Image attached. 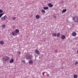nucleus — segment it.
Here are the masks:
<instances>
[{
	"instance_id": "26",
	"label": "nucleus",
	"mask_w": 78,
	"mask_h": 78,
	"mask_svg": "<svg viewBox=\"0 0 78 78\" xmlns=\"http://www.w3.org/2000/svg\"><path fill=\"white\" fill-rule=\"evenodd\" d=\"M18 53L19 54V55H20V51H19L18 52Z\"/></svg>"
},
{
	"instance_id": "23",
	"label": "nucleus",
	"mask_w": 78,
	"mask_h": 78,
	"mask_svg": "<svg viewBox=\"0 0 78 78\" xmlns=\"http://www.w3.org/2000/svg\"><path fill=\"white\" fill-rule=\"evenodd\" d=\"M55 53H58V50L56 49L55 50Z\"/></svg>"
},
{
	"instance_id": "27",
	"label": "nucleus",
	"mask_w": 78,
	"mask_h": 78,
	"mask_svg": "<svg viewBox=\"0 0 78 78\" xmlns=\"http://www.w3.org/2000/svg\"><path fill=\"white\" fill-rule=\"evenodd\" d=\"M16 19V18L15 17H13V20H15Z\"/></svg>"
},
{
	"instance_id": "8",
	"label": "nucleus",
	"mask_w": 78,
	"mask_h": 78,
	"mask_svg": "<svg viewBox=\"0 0 78 78\" xmlns=\"http://www.w3.org/2000/svg\"><path fill=\"white\" fill-rule=\"evenodd\" d=\"M61 37L62 39H66V36L65 35H62L61 36Z\"/></svg>"
},
{
	"instance_id": "1",
	"label": "nucleus",
	"mask_w": 78,
	"mask_h": 78,
	"mask_svg": "<svg viewBox=\"0 0 78 78\" xmlns=\"http://www.w3.org/2000/svg\"><path fill=\"white\" fill-rule=\"evenodd\" d=\"M19 33V30L18 29H16L15 30V32L12 31V34L13 35V36H15L16 35V33Z\"/></svg>"
},
{
	"instance_id": "20",
	"label": "nucleus",
	"mask_w": 78,
	"mask_h": 78,
	"mask_svg": "<svg viewBox=\"0 0 78 78\" xmlns=\"http://www.w3.org/2000/svg\"><path fill=\"white\" fill-rule=\"evenodd\" d=\"M6 27V26L5 25H3L2 26V28H5Z\"/></svg>"
},
{
	"instance_id": "5",
	"label": "nucleus",
	"mask_w": 78,
	"mask_h": 78,
	"mask_svg": "<svg viewBox=\"0 0 78 78\" xmlns=\"http://www.w3.org/2000/svg\"><path fill=\"white\" fill-rule=\"evenodd\" d=\"M29 63L30 64H32L33 63V60H30L29 61Z\"/></svg>"
},
{
	"instance_id": "15",
	"label": "nucleus",
	"mask_w": 78,
	"mask_h": 78,
	"mask_svg": "<svg viewBox=\"0 0 78 78\" xmlns=\"http://www.w3.org/2000/svg\"><path fill=\"white\" fill-rule=\"evenodd\" d=\"M52 36L54 37H56V34L55 33H53L52 34Z\"/></svg>"
},
{
	"instance_id": "24",
	"label": "nucleus",
	"mask_w": 78,
	"mask_h": 78,
	"mask_svg": "<svg viewBox=\"0 0 78 78\" xmlns=\"http://www.w3.org/2000/svg\"><path fill=\"white\" fill-rule=\"evenodd\" d=\"M78 62H76L75 63V65H76L77 64H78Z\"/></svg>"
},
{
	"instance_id": "13",
	"label": "nucleus",
	"mask_w": 78,
	"mask_h": 78,
	"mask_svg": "<svg viewBox=\"0 0 78 78\" xmlns=\"http://www.w3.org/2000/svg\"><path fill=\"white\" fill-rule=\"evenodd\" d=\"M36 17L37 19H39V18H40V16L39 15H37L36 16Z\"/></svg>"
},
{
	"instance_id": "9",
	"label": "nucleus",
	"mask_w": 78,
	"mask_h": 78,
	"mask_svg": "<svg viewBox=\"0 0 78 78\" xmlns=\"http://www.w3.org/2000/svg\"><path fill=\"white\" fill-rule=\"evenodd\" d=\"M35 52L36 53V54H37V55H39V54L40 53L36 49L35 50Z\"/></svg>"
},
{
	"instance_id": "11",
	"label": "nucleus",
	"mask_w": 78,
	"mask_h": 78,
	"mask_svg": "<svg viewBox=\"0 0 78 78\" xmlns=\"http://www.w3.org/2000/svg\"><path fill=\"white\" fill-rule=\"evenodd\" d=\"M0 44L1 45H3L4 44V41H1L0 42Z\"/></svg>"
},
{
	"instance_id": "25",
	"label": "nucleus",
	"mask_w": 78,
	"mask_h": 78,
	"mask_svg": "<svg viewBox=\"0 0 78 78\" xmlns=\"http://www.w3.org/2000/svg\"><path fill=\"white\" fill-rule=\"evenodd\" d=\"M45 74V72H44L42 73V75H44Z\"/></svg>"
},
{
	"instance_id": "29",
	"label": "nucleus",
	"mask_w": 78,
	"mask_h": 78,
	"mask_svg": "<svg viewBox=\"0 0 78 78\" xmlns=\"http://www.w3.org/2000/svg\"><path fill=\"white\" fill-rule=\"evenodd\" d=\"M47 76H49V74H47Z\"/></svg>"
},
{
	"instance_id": "21",
	"label": "nucleus",
	"mask_w": 78,
	"mask_h": 78,
	"mask_svg": "<svg viewBox=\"0 0 78 78\" xmlns=\"http://www.w3.org/2000/svg\"><path fill=\"white\" fill-rule=\"evenodd\" d=\"M22 62H23V63H25V61L24 60H22Z\"/></svg>"
},
{
	"instance_id": "4",
	"label": "nucleus",
	"mask_w": 78,
	"mask_h": 78,
	"mask_svg": "<svg viewBox=\"0 0 78 78\" xmlns=\"http://www.w3.org/2000/svg\"><path fill=\"white\" fill-rule=\"evenodd\" d=\"M9 58L8 57V56H4L3 57V61H8V60H9Z\"/></svg>"
},
{
	"instance_id": "14",
	"label": "nucleus",
	"mask_w": 78,
	"mask_h": 78,
	"mask_svg": "<svg viewBox=\"0 0 78 78\" xmlns=\"http://www.w3.org/2000/svg\"><path fill=\"white\" fill-rule=\"evenodd\" d=\"M66 11H67V9H65L62 10V13H64V12H65Z\"/></svg>"
},
{
	"instance_id": "12",
	"label": "nucleus",
	"mask_w": 78,
	"mask_h": 78,
	"mask_svg": "<svg viewBox=\"0 0 78 78\" xmlns=\"http://www.w3.org/2000/svg\"><path fill=\"white\" fill-rule=\"evenodd\" d=\"M41 12L42 13H43V14H45V11L44 9H42Z\"/></svg>"
},
{
	"instance_id": "6",
	"label": "nucleus",
	"mask_w": 78,
	"mask_h": 78,
	"mask_svg": "<svg viewBox=\"0 0 78 78\" xmlns=\"http://www.w3.org/2000/svg\"><path fill=\"white\" fill-rule=\"evenodd\" d=\"M72 35L73 36L75 37L76 35V33L75 32H73V33Z\"/></svg>"
},
{
	"instance_id": "19",
	"label": "nucleus",
	"mask_w": 78,
	"mask_h": 78,
	"mask_svg": "<svg viewBox=\"0 0 78 78\" xmlns=\"http://www.w3.org/2000/svg\"><path fill=\"white\" fill-rule=\"evenodd\" d=\"M57 36L58 37H59V36H60V34L58 33L57 34Z\"/></svg>"
},
{
	"instance_id": "3",
	"label": "nucleus",
	"mask_w": 78,
	"mask_h": 78,
	"mask_svg": "<svg viewBox=\"0 0 78 78\" xmlns=\"http://www.w3.org/2000/svg\"><path fill=\"white\" fill-rule=\"evenodd\" d=\"M73 19L74 21L77 23V22L78 21V16H74Z\"/></svg>"
},
{
	"instance_id": "30",
	"label": "nucleus",
	"mask_w": 78,
	"mask_h": 78,
	"mask_svg": "<svg viewBox=\"0 0 78 78\" xmlns=\"http://www.w3.org/2000/svg\"><path fill=\"white\" fill-rule=\"evenodd\" d=\"M30 58H31V56H30Z\"/></svg>"
},
{
	"instance_id": "16",
	"label": "nucleus",
	"mask_w": 78,
	"mask_h": 78,
	"mask_svg": "<svg viewBox=\"0 0 78 78\" xmlns=\"http://www.w3.org/2000/svg\"><path fill=\"white\" fill-rule=\"evenodd\" d=\"M4 14V13H0V18H1L2 17V16Z\"/></svg>"
},
{
	"instance_id": "18",
	"label": "nucleus",
	"mask_w": 78,
	"mask_h": 78,
	"mask_svg": "<svg viewBox=\"0 0 78 78\" xmlns=\"http://www.w3.org/2000/svg\"><path fill=\"white\" fill-rule=\"evenodd\" d=\"M78 77V76L76 75H75L74 76V78H77Z\"/></svg>"
},
{
	"instance_id": "10",
	"label": "nucleus",
	"mask_w": 78,
	"mask_h": 78,
	"mask_svg": "<svg viewBox=\"0 0 78 78\" xmlns=\"http://www.w3.org/2000/svg\"><path fill=\"white\" fill-rule=\"evenodd\" d=\"M14 62V59H12L10 61H9V63H13V62Z\"/></svg>"
},
{
	"instance_id": "17",
	"label": "nucleus",
	"mask_w": 78,
	"mask_h": 78,
	"mask_svg": "<svg viewBox=\"0 0 78 78\" xmlns=\"http://www.w3.org/2000/svg\"><path fill=\"white\" fill-rule=\"evenodd\" d=\"M43 9H44L45 10V9H48V7H44Z\"/></svg>"
},
{
	"instance_id": "22",
	"label": "nucleus",
	"mask_w": 78,
	"mask_h": 78,
	"mask_svg": "<svg viewBox=\"0 0 78 78\" xmlns=\"http://www.w3.org/2000/svg\"><path fill=\"white\" fill-rule=\"evenodd\" d=\"M3 12V10H0V13Z\"/></svg>"
},
{
	"instance_id": "28",
	"label": "nucleus",
	"mask_w": 78,
	"mask_h": 78,
	"mask_svg": "<svg viewBox=\"0 0 78 78\" xmlns=\"http://www.w3.org/2000/svg\"><path fill=\"white\" fill-rule=\"evenodd\" d=\"M54 17L55 18V19H56V16H54Z\"/></svg>"
},
{
	"instance_id": "7",
	"label": "nucleus",
	"mask_w": 78,
	"mask_h": 78,
	"mask_svg": "<svg viewBox=\"0 0 78 78\" xmlns=\"http://www.w3.org/2000/svg\"><path fill=\"white\" fill-rule=\"evenodd\" d=\"M53 5H52L51 3H49L48 4V6L50 8H51L53 7Z\"/></svg>"
},
{
	"instance_id": "2",
	"label": "nucleus",
	"mask_w": 78,
	"mask_h": 78,
	"mask_svg": "<svg viewBox=\"0 0 78 78\" xmlns=\"http://www.w3.org/2000/svg\"><path fill=\"white\" fill-rule=\"evenodd\" d=\"M7 19V16L5 15L3 16L1 18V20L2 21H5Z\"/></svg>"
}]
</instances>
